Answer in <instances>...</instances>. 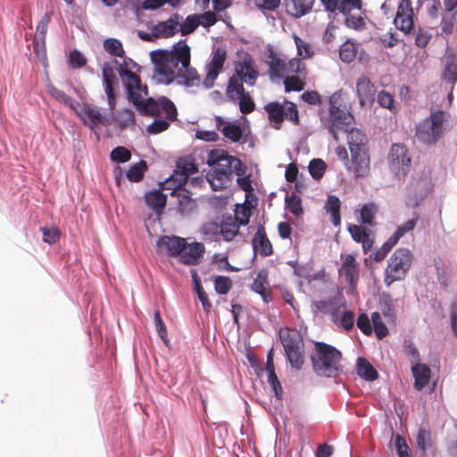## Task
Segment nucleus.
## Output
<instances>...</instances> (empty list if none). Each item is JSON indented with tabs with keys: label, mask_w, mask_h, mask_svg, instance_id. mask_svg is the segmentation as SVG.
<instances>
[{
	"label": "nucleus",
	"mask_w": 457,
	"mask_h": 457,
	"mask_svg": "<svg viewBox=\"0 0 457 457\" xmlns=\"http://www.w3.org/2000/svg\"><path fill=\"white\" fill-rule=\"evenodd\" d=\"M151 59L159 82L169 85L177 79L178 84L187 87L200 85L201 78L197 71L190 65L191 49L186 41L179 40L170 50L153 51Z\"/></svg>",
	"instance_id": "obj_1"
},
{
	"label": "nucleus",
	"mask_w": 457,
	"mask_h": 457,
	"mask_svg": "<svg viewBox=\"0 0 457 457\" xmlns=\"http://www.w3.org/2000/svg\"><path fill=\"white\" fill-rule=\"evenodd\" d=\"M123 58L122 62L115 59L113 63L117 65V71L126 88L128 100L135 105L138 112L141 115L164 114L167 118H175L176 106L169 98H145L148 95L147 86L143 84L140 77L132 71L138 67L137 63L125 55Z\"/></svg>",
	"instance_id": "obj_2"
},
{
	"label": "nucleus",
	"mask_w": 457,
	"mask_h": 457,
	"mask_svg": "<svg viewBox=\"0 0 457 457\" xmlns=\"http://www.w3.org/2000/svg\"><path fill=\"white\" fill-rule=\"evenodd\" d=\"M316 354L312 356L314 371L328 378H336L343 371L340 361L341 353L334 346L322 343H315Z\"/></svg>",
	"instance_id": "obj_3"
},
{
	"label": "nucleus",
	"mask_w": 457,
	"mask_h": 457,
	"mask_svg": "<svg viewBox=\"0 0 457 457\" xmlns=\"http://www.w3.org/2000/svg\"><path fill=\"white\" fill-rule=\"evenodd\" d=\"M353 121V114L342 105L341 94H333L329 98V117L326 125L333 138L337 141L338 133L348 132Z\"/></svg>",
	"instance_id": "obj_4"
},
{
	"label": "nucleus",
	"mask_w": 457,
	"mask_h": 457,
	"mask_svg": "<svg viewBox=\"0 0 457 457\" xmlns=\"http://www.w3.org/2000/svg\"><path fill=\"white\" fill-rule=\"evenodd\" d=\"M445 115L444 111L431 110L430 115L417 126L418 140L428 145L436 144L445 130Z\"/></svg>",
	"instance_id": "obj_5"
},
{
	"label": "nucleus",
	"mask_w": 457,
	"mask_h": 457,
	"mask_svg": "<svg viewBox=\"0 0 457 457\" xmlns=\"http://www.w3.org/2000/svg\"><path fill=\"white\" fill-rule=\"evenodd\" d=\"M279 339L291 366L301 370L304 363L303 341L301 334L289 328L279 329Z\"/></svg>",
	"instance_id": "obj_6"
},
{
	"label": "nucleus",
	"mask_w": 457,
	"mask_h": 457,
	"mask_svg": "<svg viewBox=\"0 0 457 457\" xmlns=\"http://www.w3.org/2000/svg\"><path fill=\"white\" fill-rule=\"evenodd\" d=\"M413 261L412 253L407 248H399L390 256L385 271L384 282L390 286L407 275Z\"/></svg>",
	"instance_id": "obj_7"
},
{
	"label": "nucleus",
	"mask_w": 457,
	"mask_h": 457,
	"mask_svg": "<svg viewBox=\"0 0 457 457\" xmlns=\"http://www.w3.org/2000/svg\"><path fill=\"white\" fill-rule=\"evenodd\" d=\"M268 113L269 120L273 123L276 129L281 128V123L285 119L295 125L299 124V113L297 106L293 102L285 100L284 103L270 102L264 106Z\"/></svg>",
	"instance_id": "obj_8"
},
{
	"label": "nucleus",
	"mask_w": 457,
	"mask_h": 457,
	"mask_svg": "<svg viewBox=\"0 0 457 457\" xmlns=\"http://www.w3.org/2000/svg\"><path fill=\"white\" fill-rule=\"evenodd\" d=\"M209 165H213L217 170H224L227 173L242 175L244 173V164L237 157L229 155L223 150H213L209 154L207 161Z\"/></svg>",
	"instance_id": "obj_9"
},
{
	"label": "nucleus",
	"mask_w": 457,
	"mask_h": 457,
	"mask_svg": "<svg viewBox=\"0 0 457 457\" xmlns=\"http://www.w3.org/2000/svg\"><path fill=\"white\" fill-rule=\"evenodd\" d=\"M390 169L396 176L405 177L408 173L411 160L407 148L402 144H393L388 154Z\"/></svg>",
	"instance_id": "obj_10"
},
{
	"label": "nucleus",
	"mask_w": 457,
	"mask_h": 457,
	"mask_svg": "<svg viewBox=\"0 0 457 457\" xmlns=\"http://www.w3.org/2000/svg\"><path fill=\"white\" fill-rule=\"evenodd\" d=\"M75 112L82 122L91 129L98 125L108 126L112 123V120L102 112L99 107L89 104H84L79 110L76 109Z\"/></svg>",
	"instance_id": "obj_11"
},
{
	"label": "nucleus",
	"mask_w": 457,
	"mask_h": 457,
	"mask_svg": "<svg viewBox=\"0 0 457 457\" xmlns=\"http://www.w3.org/2000/svg\"><path fill=\"white\" fill-rule=\"evenodd\" d=\"M226 59L227 51L225 49L218 47L213 51L212 59L206 65V75L203 80L205 88L209 89L213 87L216 79L223 69Z\"/></svg>",
	"instance_id": "obj_12"
},
{
	"label": "nucleus",
	"mask_w": 457,
	"mask_h": 457,
	"mask_svg": "<svg viewBox=\"0 0 457 457\" xmlns=\"http://www.w3.org/2000/svg\"><path fill=\"white\" fill-rule=\"evenodd\" d=\"M413 17L414 12L411 2L410 0H403L397 6L394 23L397 29L408 34L413 28Z\"/></svg>",
	"instance_id": "obj_13"
},
{
	"label": "nucleus",
	"mask_w": 457,
	"mask_h": 457,
	"mask_svg": "<svg viewBox=\"0 0 457 457\" xmlns=\"http://www.w3.org/2000/svg\"><path fill=\"white\" fill-rule=\"evenodd\" d=\"M265 55L270 79H282L286 74L287 58L278 53L271 46H267Z\"/></svg>",
	"instance_id": "obj_14"
},
{
	"label": "nucleus",
	"mask_w": 457,
	"mask_h": 457,
	"mask_svg": "<svg viewBox=\"0 0 457 457\" xmlns=\"http://www.w3.org/2000/svg\"><path fill=\"white\" fill-rule=\"evenodd\" d=\"M183 17L179 13H173L164 21H159L152 29V35L156 38H168L178 32L179 25Z\"/></svg>",
	"instance_id": "obj_15"
},
{
	"label": "nucleus",
	"mask_w": 457,
	"mask_h": 457,
	"mask_svg": "<svg viewBox=\"0 0 457 457\" xmlns=\"http://www.w3.org/2000/svg\"><path fill=\"white\" fill-rule=\"evenodd\" d=\"M339 274L345 278L350 287H356L360 277V264L353 254H346L339 269Z\"/></svg>",
	"instance_id": "obj_16"
},
{
	"label": "nucleus",
	"mask_w": 457,
	"mask_h": 457,
	"mask_svg": "<svg viewBox=\"0 0 457 457\" xmlns=\"http://www.w3.org/2000/svg\"><path fill=\"white\" fill-rule=\"evenodd\" d=\"M377 88L371 80L365 75L356 80V93L361 106L371 105L375 101Z\"/></svg>",
	"instance_id": "obj_17"
},
{
	"label": "nucleus",
	"mask_w": 457,
	"mask_h": 457,
	"mask_svg": "<svg viewBox=\"0 0 457 457\" xmlns=\"http://www.w3.org/2000/svg\"><path fill=\"white\" fill-rule=\"evenodd\" d=\"M102 75L104 86V92L107 96L108 105L111 111H113L115 108V92L113 85L116 81V76L113 71V68L112 64L108 62H105L102 65Z\"/></svg>",
	"instance_id": "obj_18"
},
{
	"label": "nucleus",
	"mask_w": 457,
	"mask_h": 457,
	"mask_svg": "<svg viewBox=\"0 0 457 457\" xmlns=\"http://www.w3.org/2000/svg\"><path fill=\"white\" fill-rule=\"evenodd\" d=\"M186 245V239L179 237L163 236L157 241V246L172 257L180 256Z\"/></svg>",
	"instance_id": "obj_19"
},
{
	"label": "nucleus",
	"mask_w": 457,
	"mask_h": 457,
	"mask_svg": "<svg viewBox=\"0 0 457 457\" xmlns=\"http://www.w3.org/2000/svg\"><path fill=\"white\" fill-rule=\"evenodd\" d=\"M234 75L238 76L242 82L249 86H253L258 78V71L253 67L251 59H244L236 66Z\"/></svg>",
	"instance_id": "obj_20"
},
{
	"label": "nucleus",
	"mask_w": 457,
	"mask_h": 457,
	"mask_svg": "<svg viewBox=\"0 0 457 457\" xmlns=\"http://www.w3.org/2000/svg\"><path fill=\"white\" fill-rule=\"evenodd\" d=\"M252 245L254 252L262 256H270L273 253L272 245L267 237L263 226L258 227L253 237Z\"/></svg>",
	"instance_id": "obj_21"
},
{
	"label": "nucleus",
	"mask_w": 457,
	"mask_h": 457,
	"mask_svg": "<svg viewBox=\"0 0 457 457\" xmlns=\"http://www.w3.org/2000/svg\"><path fill=\"white\" fill-rule=\"evenodd\" d=\"M249 221V215L246 211L244 212V217L241 219L234 220L228 218L220 224V233L226 241H231L238 233L239 224L245 225Z\"/></svg>",
	"instance_id": "obj_22"
},
{
	"label": "nucleus",
	"mask_w": 457,
	"mask_h": 457,
	"mask_svg": "<svg viewBox=\"0 0 457 457\" xmlns=\"http://www.w3.org/2000/svg\"><path fill=\"white\" fill-rule=\"evenodd\" d=\"M313 4L314 0H284L286 12L295 18L309 13Z\"/></svg>",
	"instance_id": "obj_23"
},
{
	"label": "nucleus",
	"mask_w": 457,
	"mask_h": 457,
	"mask_svg": "<svg viewBox=\"0 0 457 457\" xmlns=\"http://www.w3.org/2000/svg\"><path fill=\"white\" fill-rule=\"evenodd\" d=\"M204 253V245L202 243H193L186 245V249L180 254V262L186 265H195L199 262Z\"/></svg>",
	"instance_id": "obj_24"
},
{
	"label": "nucleus",
	"mask_w": 457,
	"mask_h": 457,
	"mask_svg": "<svg viewBox=\"0 0 457 457\" xmlns=\"http://www.w3.org/2000/svg\"><path fill=\"white\" fill-rule=\"evenodd\" d=\"M347 133V142L349 145L351 155L354 156L358 154V152L366 150L368 138L363 132H361L360 129H353L351 127Z\"/></svg>",
	"instance_id": "obj_25"
},
{
	"label": "nucleus",
	"mask_w": 457,
	"mask_h": 457,
	"mask_svg": "<svg viewBox=\"0 0 457 457\" xmlns=\"http://www.w3.org/2000/svg\"><path fill=\"white\" fill-rule=\"evenodd\" d=\"M206 179L213 190H221L231 184L233 175L224 170L221 171L212 169V170L207 173Z\"/></svg>",
	"instance_id": "obj_26"
},
{
	"label": "nucleus",
	"mask_w": 457,
	"mask_h": 457,
	"mask_svg": "<svg viewBox=\"0 0 457 457\" xmlns=\"http://www.w3.org/2000/svg\"><path fill=\"white\" fill-rule=\"evenodd\" d=\"M414 377V387L417 390L423 389L429 382L431 370L429 367L423 363H415L411 367Z\"/></svg>",
	"instance_id": "obj_27"
},
{
	"label": "nucleus",
	"mask_w": 457,
	"mask_h": 457,
	"mask_svg": "<svg viewBox=\"0 0 457 457\" xmlns=\"http://www.w3.org/2000/svg\"><path fill=\"white\" fill-rule=\"evenodd\" d=\"M145 202L150 209L154 211L156 214L160 215L165 208L167 195L160 190H154L145 194Z\"/></svg>",
	"instance_id": "obj_28"
},
{
	"label": "nucleus",
	"mask_w": 457,
	"mask_h": 457,
	"mask_svg": "<svg viewBox=\"0 0 457 457\" xmlns=\"http://www.w3.org/2000/svg\"><path fill=\"white\" fill-rule=\"evenodd\" d=\"M353 167V172L356 177H366L370 173V156L367 150L358 152L357 154L351 155Z\"/></svg>",
	"instance_id": "obj_29"
},
{
	"label": "nucleus",
	"mask_w": 457,
	"mask_h": 457,
	"mask_svg": "<svg viewBox=\"0 0 457 457\" xmlns=\"http://www.w3.org/2000/svg\"><path fill=\"white\" fill-rule=\"evenodd\" d=\"M183 186L178 184L172 195H176L179 198V209L180 212H187L195 208V201L191 198V192L183 187Z\"/></svg>",
	"instance_id": "obj_30"
},
{
	"label": "nucleus",
	"mask_w": 457,
	"mask_h": 457,
	"mask_svg": "<svg viewBox=\"0 0 457 457\" xmlns=\"http://www.w3.org/2000/svg\"><path fill=\"white\" fill-rule=\"evenodd\" d=\"M251 287L255 293L262 296L264 302H268L270 291L269 288L268 273L266 270H262L257 274V277L253 280Z\"/></svg>",
	"instance_id": "obj_31"
},
{
	"label": "nucleus",
	"mask_w": 457,
	"mask_h": 457,
	"mask_svg": "<svg viewBox=\"0 0 457 457\" xmlns=\"http://www.w3.org/2000/svg\"><path fill=\"white\" fill-rule=\"evenodd\" d=\"M243 83L238 76L232 75L229 78L226 88V96L229 101L236 102L239 96L246 93Z\"/></svg>",
	"instance_id": "obj_32"
},
{
	"label": "nucleus",
	"mask_w": 457,
	"mask_h": 457,
	"mask_svg": "<svg viewBox=\"0 0 457 457\" xmlns=\"http://www.w3.org/2000/svg\"><path fill=\"white\" fill-rule=\"evenodd\" d=\"M356 372L367 381H374L378 377L375 368L363 357L357 359Z\"/></svg>",
	"instance_id": "obj_33"
},
{
	"label": "nucleus",
	"mask_w": 457,
	"mask_h": 457,
	"mask_svg": "<svg viewBox=\"0 0 457 457\" xmlns=\"http://www.w3.org/2000/svg\"><path fill=\"white\" fill-rule=\"evenodd\" d=\"M442 79L454 85L457 81V57L454 55H449L446 57L445 69L442 74Z\"/></svg>",
	"instance_id": "obj_34"
},
{
	"label": "nucleus",
	"mask_w": 457,
	"mask_h": 457,
	"mask_svg": "<svg viewBox=\"0 0 457 457\" xmlns=\"http://www.w3.org/2000/svg\"><path fill=\"white\" fill-rule=\"evenodd\" d=\"M456 14L457 12L455 9H449L445 7L441 20L442 34L448 37L453 33L456 22Z\"/></svg>",
	"instance_id": "obj_35"
},
{
	"label": "nucleus",
	"mask_w": 457,
	"mask_h": 457,
	"mask_svg": "<svg viewBox=\"0 0 457 457\" xmlns=\"http://www.w3.org/2000/svg\"><path fill=\"white\" fill-rule=\"evenodd\" d=\"M178 167L181 170L180 172H176L172 179L179 182V185H186L188 177L197 172L198 168L196 164L192 162H185L182 165L179 164Z\"/></svg>",
	"instance_id": "obj_36"
},
{
	"label": "nucleus",
	"mask_w": 457,
	"mask_h": 457,
	"mask_svg": "<svg viewBox=\"0 0 457 457\" xmlns=\"http://www.w3.org/2000/svg\"><path fill=\"white\" fill-rule=\"evenodd\" d=\"M340 204L338 197L329 195L325 206L327 212L331 213V221L336 227L340 225L341 222Z\"/></svg>",
	"instance_id": "obj_37"
},
{
	"label": "nucleus",
	"mask_w": 457,
	"mask_h": 457,
	"mask_svg": "<svg viewBox=\"0 0 457 457\" xmlns=\"http://www.w3.org/2000/svg\"><path fill=\"white\" fill-rule=\"evenodd\" d=\"M200 25V16L197 14L188 15L185 21H181L179 25L178 31L182 36H187L193 33Z\"/></svg>",
	"instance_id": "obj_38"
},
{
	"label": "nucleus",
	"mask_w": 457,
	"mask_h": 457,
	"mask_svg": "<svg viewBox=\"0 0 457 457\" xmlns=\"http://www.w3.org/2000/svg\"><path fill=\"white\" fill-rule=\"evenodd\" d=\"M176 115H178L177 111H176ZM151 116L164 118V120L156 119L150 125H148L146 128V130L149 134H158V133L167 130L170 126L169 121L175 120L177 119V116H175V118L170 119V118H167L164 114L151 115Z\"/></svg>",
	"instance_id": "obj_39"
},
{
	"label": "nucleus",
	"mask_w": 457,
	"mask_h": 457,
	"mask_svg": "<svg viewBox=\"0 0 457 457\" xmlns=\"http://www.w3.org/2000/svg\"><path fill=\"white\" fill-rule=\"evenodd\" d=\"M357 54V46L351 40H346L339 49V57L342 62L349 63L353 62Z\"/></svg>",
	"instance_id": "obj_40"
},
{
	"label": "nucleus",
	"mask_w": 457,
	"mask_h": 457,
	"mask_svg": "<svg viewBox=\"0 0 457 457\" xmlns=\"http://www.w3.org/2000/svg\"><path fill=\"white\" fill-rule=\"evenodd\" d=\"M147 170V165L145 161H140L137 163L130 166L127 171V178L133 182H138L144 178V173Z\"/></svg>",
	"instance_id": "obj_41"
},
{
	"label": "nucleus",
	"mask_w": 457,
	"mask_h": 457,
	"mask_svg": "<svg viewBox=\"0 0 457 457\" xmlns=\"http://www.w3.org/2000/svg\"><path fill=\"white\" fill-rule=\"evenodd\" d=\"M104 47L105 51L112 56L124 57L125 55V51L121 42L116 38L105 39L104 42Z\"/></svg>",
	"instance_id": "obj_42"
},
{
	"label": "nucleus",
	"mask_w": 457,
	"mask_h": 457,
	"mask_svg": "<svg viewBox=\"0 0 457 457\" xmlns=\"http://www.w3.org/2000/svg\"><path fill=\"white\" fill-rule=\"evenodd\" d=\"M418 219H419V217L416 216V217L409 220L403 225L399 226L396 228L395 232L391 236L392 240H394L395 242L397 243L399 241V239L402 237H403L406 233L412 231L417 224Z\"/></svg>",
	"instance_id": "obj_43"
},
{
	"label": "nucleus",
	"mask_w": 457,
	"mask_h": 457,
	"mask_svg": "<svg viewBox=\"0 0 457 457\" xmlns=\"http://www.w3.org/2000/svg\"><path fill=\"white\" fill-rule=\"evenodd\" d=\"M52 13L46 12L40 19L37 26V37L42 43L43 47L45 46L46 36L47 32L48 24L51 21Z\"/></svg>",
	"instance_id": "obj_44"
},
{
	"label": "nucleus",
	"mask_w": 457,
	"mask_h": 457,
	"mask_svg": "<svg viewBox=\"0 0 457 457\" xmlns=\"http://www.w3.org/2000/svg\"><path fill=\"white\" fill-rule=\"evenodd\" d=\"M223 136L232 142H238L243 135L241 128L234 123H228L221 129Z\"/></svg>",
	"instance_id": "obj_45"
},
{
	"label": "nucleus",
	"mask_w": 457,
	"mask_h": 457,
	"mask_svg": "<svg viewBox=\"0 0 457 457\" xmlns=\"http://www.w3.org/2000/svg\"><path fill=\"white\" fill-rule=\"evenodd\" d=\"M309 172L314 179L322 178L326 171V163L321 159H313L309 163Z\"/></svg>",
	"instance_id": "obj_46"
},
{
	"label": "nucleus",
	"mask_w": 457,
	"mask_h": 457,
	"mask_svg": "<svg viewBox=\"0 0 457 457\" xmlns=\"http://www.w3.org/2000/svg\"><path fill=\"white\" fill-rule=\"evenodd\" d=\"M371 320L378 338L382 339L385 337L388 334V329L382 321L380 314L377 312H373L371 314Z\"/></svg>",
	"instance_id": "obj_47"
},
{
	"label": "nucleus",
	"mask_w": 457,
	"mask_h": 457,
	"mask_svg": "<svg viewBox=\"0 0 457 457\" xmlns=\"http://www.w3.org/2000/svg\"><path fill=\"white\" fill-rule=\"evenodd\" d=\"M284 85L286 92H300L304 88L305 83L298 76L292 75L285 78Z\"/></svg>",
	"instance_id": "obj_48"
},
{
	"label": "nucleus",
	"mask_w": 457,
	"mask_h": 457,
	"mask_svg": "<svg viewBox=\"0 0 457 457\" xmlns=\"http://www.w3.org/2000/svg\"><path fill=\"white\" fill-rule=\"evenodd\" d=\"M232 287V280L229 277L217 276L214 278V288L220 295H226Z\"/></svg>",
	"instance_id": "obj_49"
},
{
	"label": "nucleus",
	"mask_w": 457,
	"mask_h": 457,
	"mask_svg": "<svg viewBox=\"0 0 457 457\" xmlns=\"http://www.w3.org/2000/svg\"><path fill=\"white\" fill-rule=\"evenodd\" d=\"M237 100L239 110L243 114H249L254 111L255 104L248 92L239 96Z\"/></svg>",
	"instance_id": "obj_50"
},
{
	"label": "nucleus",
	"mask_w": 457,
	"mask_h": 457,
	"mask_svg": "<svg viewBox=\"0 0 457 457\" xmlns=\"http://www.w3.org/2000/svg\"><path fill=\"white\" fill-rule=\"evenodd\" d=\"M354 312L347 311L345 307L337 326L342 327L346 331H350L354 326Z\"/></svg>",
	"instance_id": "obj_51"
},
{
	"label": "nucleus",
	"mask_w": 457,
	"mask_h": 457,
	"mask_svg": "<svg viewBox=\"0 0 457 457\" xmlns=\"http://www.w3.org/2000/svg\"><path fill=\"white\" fill-rule=\"evenodd\" d=\"M118 124L120 129H125L135 124L134 112L129 109H123L118 114Z\"/></svg>",
	"instance_id": "obj_52"
},
{
	"label": "nucleus",
	"mask_w": 457,
	"mask_h": 457,
	"mask_svg": "<svg viewBox=\"0 0 457 457\" xmlns=\"http://www.w3.org/2000/svg\"><path fill=\"white\" fill-rule=\"evenodd\" d=\"M345 15V24L348 28L355 30H363L366 28V22L362 16L349 14V12Z\"/></svg>",
	"instance_id": "obj_53"
},
{
	"label": "nucleus",
	"mask_w": 457,
	"mask_h": 457,
	"mask_svg": "<svg viewBox=\"0 0 457 457\" xmlns=\"http://www.w3.org/2000/svg\"><path fill=\"white\" fill-rule=\"evenodd\" d=\"M287 208L295 216L303 213L302 200L301 198L293 194L291 196L286 198Z\"/></svg>",
	"instance_id": "obj_54"
},
{
	"label": "nucleus",
	"mask_w": 457,
	"mask_h": 457,
	"mask_svg": "<svg viewBox=\"0 0 457 457\" xmlns=\"http://www.w3.org/2000/svg\"><path fill=\"white\" fill-rule=\"evenodd\" d=\"M51 94L57 101L62 103L64 105L69 106L74 112L76 111V105L79 104L75 103L73 99L63 91L57 88H53Z\"/></svg>",
	"instance_id": "obj_55"
},
{
	"label": "nucleus",
	"mask_w": 457,
	"mask_h": 457,
	"mask_svg": "<svg viewBox=\"0 0 457 457\" xmlns=\"http://www.w3.org/2000/svg\"><path fill=\"white\" fill-rule=\"evenodd\" d=\"M396 244L397 243L392 240V237H390L387 241L385 242L383 245L375 252L373 256L374 261L377 262L383 261Z\"/></svg>",
	"instance_id": "obj_56"
},
{
	"label": "nucleus",
	"mask_w": 457,
	"mask_h": 457,
	"mask_svg": "<svg viewBox=\"0 0 457 457\" xmlns=\"http://www.w3.org/2000/svg\"><path fill=\"white\" fill-rule=\"evenodd\" d=\"M305 67L298 58H292L288 62L286 61V74L294 73L301 75L304 72Z\"/></svg>",
	"instance_id": "obj_57"
},
{
	"label": "nucleus",
	"mask_w": 457,
	"mask_h": 457,
	"mask_svg": "<svg viewBox=\"0 0 457 457\" xmlns=\"http://www.w3.org/2000/svg\"><path fill=\"white\" fill-rule=\"evenodd\" d=\"M395 445L399 457H412L411 451L402 436L396 435Z\"/></svg>",
	"instance_id": "obj_58"
},
{
	"label": "nucleus",
	"mask_w": 457,
	"mask_h": 457,
	"mask_svg": "<svg viewBox=\"0 0 457 457\" xmlns=\"http://www.w3.org/2000/svg\"><path fill=\"white\" fill-rule=\"evenodd\" d=\"M131 158V153L124 146H117L111 152V159L118 162H126Z\"/></svg>",
	"instance_id": "obj_59"
},
{
	"label": "nucleus",
	"mask_w": 457,
	"mask_h": 457,
	"mask_svg": "<svg viewBox=\"0 0 457 457\" xmlns=\"http://www.w3.org/2000/svg\"><path fill=\"white\" fill-rule=\"evenodd\" d=\"M294 40L297 48V54L303 58H309L312 56V52L311 46L304 40L300 38L297 35H294Z\"/></svg>",
	"instance_id": "obj_60"
},
{
	"label": "nucleus",
	"mask_w": 457,
	"mask_h": 457,
	"mask_svg": "<svg viewBox=\"0 0 457 457\" xmlns=\"http://www.w3.org/2000/svg\"><path fill=\"white\" fill-rule=\"evenodd\" d=\"M268 382L273 390L276 398L278 400L282 399L283 388L275 371L268 372Z\"/></svg>",
	"instance_id": "obj_61"
},
{
	"label": "nucleus",
	"mask_w": 457,
	"mask_h": 457,
	"mask_svg": "<svg viewBox=\"0 0 457 457\" xmlns=\"http://www.w3.org/2000/svg\"><path fill=\"white\" fill-rule=\"evenodd\" d=\"M376 207L373 204H365L361 210V222L364 224L373 225Z\"/></svg>",
	"instance_id": "obj_62"
},
{
	"label": "nucleus",
	"mask_w": 457,
	"mask_h": 457,
	"mask_svg": "<svg viewBox=\"0 0 457 457\" xmlns=\"http://www.w3.org/2000/svg\"><path fill=\"white\" fill-rule=\"evenodd\" d=\"M377 100L381 107L390 111L394 109V96L390 93L385 90L378 92Z\"/></svg>",
	"instance_id": "obj_63"
},
{
	"label": "nucleus",
	"mask_w": 457,
	"mask_h": 457,
	"mask_svg": "<svg viewBox=\"0 0 457 457\" xmlns=\"http://www.w3.org/2000/svg\"><path fill=\"white\" fill-rule=\"evenodd\" d=\"M348 231L351 234L353 239L357 243H361L363 239L369 235L362 227L355 224L349 225Z\"/></svg>",
	"instance_id": "obj_64"
}]
</instances>
